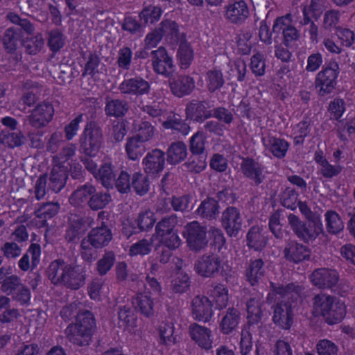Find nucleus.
<instances>
[{
  "mask_svg": "<svg viewBox=\"0 0 355 355\" xmlns=\"http://www.w3.org/2000/svg\"><path fill=\"white\" fill-rule=\"evenodd\" d=\"M66 321L75 318V322L70 323L65 329L67 340L74 345L87 347L93 341L96 331V320L92 312L80 308V302H73L64 306L60 313Z\"/></svg>",
  "mask_w": 355,
  "mask_h": 355,
  "instance_id": "nucleus-1",
  "label": "nucleus"
},
{
  "mask_svg": "<svg viewBox=\"0 0 355 355\" xmlns=\"http://www.w3.org/2000/svg\"><path fill=\"white\" fill-rule=\"evenodd\" d=\"M288 223L294 234L305 243L314 241L320 234L324 233L321 219L302 220L298 216L290 214Z\"/></svg>",
  "mask_w": 355,
  "mask_h": 355,
  "instance_id": "nucleus-2",
  "label": "nucleus"
},
{
  "mask_svg": "<svg viewBox=\"0 0 355 355\" xmlns=\"http://www.w3.org/2000/svg\"><path fill=\"white\" fill-rule=\"evenodd\" d=\"M103 139L98 124L94 121L87 122L79 139L80 152L88 157H95L101 148Z\"/></svg>",
  "mask_w": 355,
  "mask_h": 355,
  "instance_id": "nucleus-3",
  "label": "nucleus"
},
{
  "mask_svg": "<svg viewBox=\"0 0 355 355\" xmlns=\"http://www.w3.org/2000/svg\"><path fill=\"white\" fill-rule=\"evenodd\" d=\"M339 65L336 61H331L316 75L315 86L320 88L318 94L325 96L333 92L337 85Z\"/></svg>",
  "mask_w": 355,
  "mask_h": 355,
  "instance_id": "nucleus-4",
  "label": "nucleus"
},
{
  "mask_svg": "<svg viewBox=\"0 0 355 355\" xmlns=\"http://www.w3.org/2000/svg\"><path fill=\"white\" fill-rule=\"evenodd\" d=\"M187 246L192 251L199 252L208 245L207 227L201 225L198 221H193L184 226L182 232Z\"/></svg>",
  "mask_w": 355,
  "mask_h": 355,
  "instance_id": "nucleus-5",
  "label": "nucleus"
},
{
  "mask_svg": "<svg viewBox=\"0 0 355 355\" xmlns=\"http://www.w3.org/2000/svg\"><path fill=\"white\" fill-rule=\"evenodd\" d=\"M193 269L202 277H215L223 270V261L218 255L207 253L200 256L195 261Z\"/></svg>",
  "mask_w": 355,
  "mask_h": 355,
  "instance_id": "nucleus-6",
  "label": "nucleus"
},
{
  "mask_svg": "<svg viewBox=\"0 0 355 355\" xmlns=\"http://www.w3.org/2000/svg\"><path fill=\"white\" fill-rule=\"evenodd\" d=\"M296 304V302L283 300L272 306V322L282 329H289L293 323V309Z\"/></svg>",
  "mask_w": 355,
  "mask_h": 355,
  "instance_id": "nucleus-7",
  "label": "nucleus"
},
{
  "mask_svg": "<svg viewBox=\"0 0 355 355\" xmlns=\"http://www.w3.org/2000/svg\"><path fill=\"white\" fill-rule=\"evenodd\" d=\"M154 71L166 78H170L175 71L173 60L164 46H159L150 53Z\"/></svg>",
  "mask_w": 355,
  "mask_h": 355,
  "instance_id": "nucleus-8",
  "label": "nucleus"
},
{
  "mask_svg": "<svg viewBox=\"0 0 355 355\" xmlns=\"http://www.w3.org/2000/svg\"><path fill=\"white\" fill-rule=\"evenodd\" d=\"M54 114V109L49 102H43L38 104L27 116L24 121V125H30L36 129L45 127L52 119Z\"/></svg>",
  "mask_w": 355,
  "mask_h": 355,
  "instance_id": "nucleus-9",
  "label": "nucleus"
},
{
  "mask_svg": "<svg viewBox=\"0 0 355 355\" xmlns=\"http://www.w3.org/2000/svg\"><path fill=\"white\" fill-rule=\"evenodd\" d=\"M93 223L94 219L89 216L71 217L65 231L64 239L69 243H77Z\"/></svg>",
  "mask_w": 355,
  "mask_h": 355,
  "instance_id": "nucleus-10",
  "label": "nucleus"
},
{
  "mask_svg": "<svg viewBox=\"0 0 355 355\" xmlns=\"http://www.w3.org/2000/svg\"><path fill=\"white\" fill-rule=\"evenodd\" d=\"M264 305V301L258 296L250 297L247 301V324L250 330L255 331L262 327Z\"/></svg>",
  "mask_w": 355,
  "mask_h": 355,
  "instance_id": "nucleus-11",
  "label": "nucleus"
},
{
  "mask_svg": "<svg viewBox=\"0 0 355 355\" xmlns=\"http://www.w3.org/2000/svg\"><path fill=\"white\" fill-rule=\"evenodd\" d=\"M221 225L230 237H236L241 230L243 220L240 210L236 207H227L221 214Z\"/></svg>",
  "mask_w": 355,
  "mask_h": 355,
  "instance_id": "nucleus-12",
  "label": "nucleus"
},
{
  "mask_svg": "<svg viewBox=\"0 0 355 355\" xmlns=\"http://www.w3.org/2000/svg\"><path fill=\"white\" fill-rule=\"evenodd\" d=\"M166 160L165 152L159 148L148 152L142 160L145 173L152 178H157L163 171Z\"/></svg>",
  "mask_w": 355,
  "mask_h": 355,
  "instance_id": "nucleus-13",
  "label": "nucleus"
},
{
  "mask_svg": "<svg viewBox=\"0 0 355 355\" xmlns=\"http://www.w3.org/2000/svg\"><path fill=\"white\" fill-rule=\"evenodd\" d=\"M241 160V171L243 175L252 180L255 186L263 183L266 179L264 166L252 157H242Z\"/></svg>",
  "mask_w": 355,
  "mask_h": 355,
  "instance_id": "nucleus-14",
  "label": "nucleus"
},
{
  "mask_svg": "<svg viewBox=\"0 0 355 355\" xmlns=\"http://www.w3.org/2000/svg\"><path fill=\"white\" fill-rule=\"evenodd\" d=\"M211 107V106L209 101L193 99L186 106L187 119L198 123H202L212 116L211 110H210Z\"/></svg>",
  "mask_w": 355,
  "mask_h": 355,
  "instance_id": "nucleus-15",
  "label": "nucleus"
},
{
  "mask_svg": "<svg viewBox=\"0 0 355 355\" xmlns=\"http://www.w3.org/2000/svg\"><path fill=\"white\" fill-rule=\"evenodd\" d=\"M83 239L95 248L101 249L107 246L112 241V233L110 227L102 221L100 226L92 228Z\"/></svg>",
  "mask_w": 355,
  "mask_h": 355,
  "instance_id": "nucleus-16",
  "label": "nucleus"
},
{
  "mask_svg": "<svg viewBox=\"0 0 355 355\" xmlns=\"http://www.w3.org/2000/svg\"><path fill=\"white\" fill-rule=\"evenodd\" d=\"M310 279L319 288H331L338 282V274L335 270L322 268L315 270L311 275Z\"/></svg>",
  "mask_w": 355,
  "mask_h": 355,
  "instance_id": "nucleus-17",
  "label": "nucleus"
},
{
  "mask_svg": "<svg viewBox=\"0 0 355 355\" xmlns=\"http://www.w3.org/2000/svg\"><path fill=\"white\" fill-rule=\"evenodd\" d=\"M192 315L200 322H209L213 316L212 302L205 296H196L191 302Z\"/></svg>",
  "mask_w": 355,
  "mask_h": 355,
  "instance_id": "nucleus-18",
  "label": "nucleus"
},
{
  "mask_svg": "<svg viewBox=\"0 0 355 355\" xmlns=\"http://www.w3.org/2000/svg\"><path fill=\"white\" fill-rule=\"evenodd\" d=\"M265 263L262 259H250L245 270V281L252 286L263 282L266 274Z\"/></svg>",
  "mask_w": 355,
  "mask_h": 355,
  "instance_id": "nucleus-19",
  "label": "nucleus"
},
{
  "mask_svg": "<svg viewBox=\"0 0 355 355\" xmlns=\"http://www.w3.org/2000/svg\"><path fill=\"white\" fill-rule=\"evenodd\" d=\"M168 83L172 94L179 98L190 94L195 88L194 79L187 75L171 76Z\"/></svg>",
  "mask_w": 355,
  "mask_h": 355,
  "instance_id": "nucleus-20",
  "label": "nucleus"
},
{
  "mask_svg": "<svg viewBox=\"0 0 355 355\" xmlns=\"http://www.w3.org/2000/svg\"><path fill=\"white\" fill-rule=\"evenodd\" d=\"M283 254L287 261L297 263L310 259L311 250L302 243L293 240L287 242Z\"/></svg>",
  "mask_w": 355,
  "mask_h": 355,
  "instance_id": "nucleus-21",
  "label": "nucleus"
},
{
  "mask_svg": "<svg viewBox=\"0 0 355 355\" xmlns=\"http://www.w3.org/2000/svg\"><path fill=\"white\" fill-rule=\"evenodd\" d=\"M150 89L149 83L141 77L125 79L119 86L120 92L126 95L141 96L148 94Z\"/></svg>",
  "mask_w": 355,
  "mask_h": 355,
  "instance_id": "nucleus-22",
  "label": "nucleus"
},
{
  "mask_svg": "<svg viewBox=\"0 0 355 355\" xmlns=\"http://www.w3.org/2000/svg\"><path fill=\"white\" fill-rule=\"evenodd\" d=\"M220 316L219 328L223 334H230L236 330L241 318L240 311L234 306L223 311Z\"/></svg>",
  "mask_w": 355,
  "mask_h": 355,
  "instance_id": "nucleus-23",
  "label": "nucleus"
},
{
  "mask_svg": "<svg viewBox=\"0 0 355 355\" xmlns=\"http://www.w3.org/2000/svg\"><path fill=\"white\" fill-rule=\"evenodd\" d=\"M191 338L202 349L209 350L212 347L211 331L197 323H192L189 327Z\"/></svg>",
  "mask_w": 355,
  "mask_h": 355,
  "instance_id": "nucleus-24",
  "label": "nucleus"
},
{
  "mask_svg": "<svg viewBox=\"0 0 355 355\" xmlns=\"http://www.w3.org/2000/svg\"><path fill=\"white\" fill-rule=\"evenodd\" d=\"M62 286L71 290H78L85 283L86 275L82 268L68 263Z\"/></svg>",
  "mask_w": 355,
  "mask_h": 355,
  "instance_id": "nucleus-25",
  "label": "nucleus"
},
{
  "mask_svg": "<svg viewBox=\"0 0 355 355\" xmlns=\"http://www.w3.org/2000/svg\"><path fill=\"white\" fill-rule=\"evenodd\" d=\"M196 214L202 219L207 220H216L220 214V206L218 200L211 197H207L203 200Z\"/></svg>",
  "mask_w": 355,
  "mask_h": 355,
  "instance_id": "nucleus-26",
  "label": "nucleus"
},
{
  "mask_svg": "<svg viewBox=\"0 0 355 355\" xmlns=\"http://www.w3.org/2000/svg\"><path fill=\"white\" fill-rule=\"evenodd\" d=\"M226 18L232 23L241 24L249 16V10L244 1H236L227 7Z\"/></svg>",
  "mask_w": 355,
  "mask_h": 355,
  "instance_id": "nucleus-27",
  "label": "nucleus"
},
{
  "mask_svg": "<svg viewBox=\"0 0 355 355\" xmlns=\"http://www.w3.org/2000/svg\"><path fill=\"white\" fill-rule=\"evenodd\" d=\"M68 178L67 167L61 164L55 165L50 173L49 188L58 193L64 187Z\"/></svg>",
  "mask_w": 355,
  "mask_h": 355,
  "instance_id": "nucleus-28",
  "label": "nucleus"
},
{
  "mask_svg": "<svg viewBox=\"0 0 355 355\" xmlns=\"http://www.w3.org/2000/svg\"><path fill=\"white\" fill-rule=\"evenodd\" d=\"M105 100V113L107 116L123 117L129 110V105L125 100L109 96H106Z\"/></svg>",
  "mask_w": 355,
  "mask_h": 355,
  "instance_id": "nucleus-29",
  "label": "nucleus"
},
{
  "mask_svg": "<svg viewBox=\"0 0 355 355\" xmlns=\"http://www.w3.org/2000/svg\"><path fill=\"white\" fill-rule=\"evenodd\" d=\"M159 27L163 36L172 44H178L184 40V34L180 33L178 24L173 20L164 19Z\"/></svg>",
  "mask_w": 355,
  "mask_h": 355,
  "instance_id": "nucleus-30",
  "label": "nucleus"
},
{
  "mask_svg": "<svg viewBox=\"0 0 355 355\" xmlns=\"http://www.w3.org/2000/svg\"><path fill=\"white\" fill-rule=\"evenodd\" d=\"M166 161L171 165H177L184 161L188 155L187 145L183 141L171 143L167 148Z\"/></svg>",
  "mask_w": 355,
  "mask_h": 355,
  "instance_id": "nucleus-31",
  "label": "nucleus"
},
{
  "mask_svg": "<svg viewBox=\"0 0 355 355\" xmlns=\"http://www.w3.org/2000/svg\"><path fill=\"white\" fill-rule=\"evenodd\" d=\"M68 263L62 259H57L52 261L46 269V273L54 285H62L65 277V272Z\"/></svg>",
  "mask_w": 355,
  "mask_h": 355,
  "instance_id": "nucleus-32",
  "label": "nucleus"
},
{
  "mask_svg": "<svg viewBox=\"0 0 355 355\" xmlns=\"http://www.w3.org/2000/svg\"><path fill=\"white\" fill-rule=\"evenodd\" d=\"M336 297L320 293L313 297V313L315 317L323 318L327 314V310L336 300Z\"/></svg>",
  "mask_w": 355,
  "mask_h": 355,
  "instance_id": "nucleus-33",
  "label": "nucleus"
},
{
  "mask_svg": "<svg viewBox=\"0 0 355 355\" xmlns=\"http://www.w3.org/2000/svg\"><path fill=\"white\" fill-rule=\"evenodd\" d=\"M247 246L255 251H261L266 244V237L262 233V229L259 226H252L246 235Z\"/></svg>",
  "mask_w": 355,
  "mask_h": 355,
  "instance_id": "nucleus-34",
  "label": "nucleus"
},
{
  "mask_svg": "<svg viewBox=\"0 0 355 355\" xmlns=\"http://www.w3.org/2000/svg\"><path fill=\"white\" fill-rule=\"evenodd\" d=\"M115 166L111 162L103 164L95 175V178L100 181L105 188H112L116 178Z\"/></svg>",
  "mask_w": 355,
  "mask_h": 355,
  "instance_id": "nucleus-35",
  "label": "nucleus"
},
{
  "mask_svg": "<svg viewBox=\"0 0 355 355\" xmlns=\"http://www.w3.org/2000/svg\"><path fill=\"white\" fill-rule=\"evenodd\" d=\"M22 37L21 31L17 27L7 28L2 35V43L8 53L14 54L17 49V42Z\"/></svg>",
  "mask_w": 355,
  "mask_h": 355,
  "instance_id": "nucleus-36",
  "label": "nucleus"
},
{
  "mask_svg": "<svg viewBox=\"0 0 355 355\" xmlns=\"http://www.w3.org/2000/svg\"><path fill=\"white\" fill-rule=\"evenodd\" d=\"M163 10L161 7L154 5L144 6L139 13V21L144 27L153 25L157 22L162 15Z\"/></svg>",
  "mask_w": 355,
  "mask_h": 355,
  "instance_id": "nucleus-37",
  "label": "nucleus"
},
{
  "mask_svg": "<svg viewBox=\"0 0 355 355\" xmlns=\"http://www.w3.org/2000/svg\"><path fill=\"white\" fill-rule=\"evenodd\" d=\"M19 316V310L11 307L10 299L6 296H0V322L10 323Z\"/></svg>",
  "mask_w": 355,
  "mask_h": 355,
  "instance_id": "nucleus-38",
  "label": "nucleus"
},
{
  "mask_svg": "<svg viewBox=\"0 0 355 355\" xmlns=\"http://www.w3.org/2000/svg\"><path fill=\"white\" fill-rule=\"evenodd\" d=\"M324 320L329 324H334L340 322L346 315L345 305L338 298L327 310Z\"/></svg>",
  "mask_w": 355,
  "mask_h": 355,
  "instance_id": "nucleus-39",
  "label": "nucleus"
},
{
  "mask_svg": "<svg viewBox=\"0 0 355 355\" xmlns=\"http://www.w3.org/2000/svg\"><path fill=\"white\" fill-rule=\"evenodd\" d=\"M193 51L191 44L185 39L180 42L177 52V58L181 69H187L193 60Z\"/></svg>",
  "mask_w": 355,
  "mask_h": 355,
  "instance_id": "nucleus-40",
  "label": "nucleus"
},
{
  "mask_svg": "<svg viewBox=\"0 0 355 355\" xmlns=\"http://www.w3.org/2000/svg\"><path fill=\"white\" fill-rule=\"evenodd\" d=\"M26 137L21 131L10 132L0 130V143L10 148L19 147L25 144Z\"/></svg>",
  "mask_w": 355,
  "mask_h": 355,
  "instance_id": "nucleus-41",
  "label": "nucleus"
},
{
  "mask_svg": "<svg viewBox=\"0 0 355 355\" xmlns=\"http://www.w3.org/2000/svg\"><path fill=\"white\" fill-rule=\"evenodd\" d=\"M132 304L135 309L146 317H150L154 313L153 300L147 294H139L133 299Z\"/></svg>",
  "mask_w": 355,
  "mask_h": 355,
  "instance_id": "nucleus-42",
  "label": "nucleus"
},
{
  "mask_svg": "<svg viewBox=\"0 0 355 355\" xmlns=\"http://www.w3.org/2000/svg\"><path fill=\"white\" fill-rule=\"evenodd\" d=\"M205 80L207 89L210 93L222 88L225 84V78L222 71L219 69H211L206 73Z\"/></svg>",
  "mask_w": 355,
  "mask_h": 355,
  "instance_id": "nucleus-43",
  "label": "nucleus"
},
{
  "mask_svg": "<svg viewBox=\"0 0 355 355\" xmlns=\"http://www.w3.org/2000/svg\"><path fill=\"white\" fill-rule=\"evenodd\" d=\"M326 230L330 234H337L344 228L343 222L339 214L334 210H328L324 214Z\"/></svg>",
  "mask_w": 355,
  "mask_h": 355,
  "instance_id": "nucleus-44",
  "label": "nucleus"
},
{
  "mask_svg": "<svg viewBox=\"0 0 355 355\" xmlns=\"http://www.w3.org/2000/svg\"><path fill=\"white\" fill-rule=\"evenodd\" d=\"M125 150L129 159L136 160L146 151L145 141L136 137H132L127 141Z\"/></svg>",
  "mask_w": 355,
  "mask_h": 355,
  "instance_id": "nucleus-45",
  "label": "nucleus"
},
{
  "mask_svg": "<svg viewBox=\"0 0 355 355\" xmlns=\"http://www.w3.org/2000/svg\"><path fill=\"white\" fill-rule=\"evenodd\" d=\"M207 155H193L184 162L182 166L191 173H199L207 166Z\"/></svg>",
  "mask_w": 355,
  "mask_h": 355,
  "instance_id": "nucleus-46",
  "label": "nucleus"
},
{
  "mask_svg": "<svg viewBox=\"0 0 355 355\" xmlns=\"http://www.w3.org/2000/svg\"><path fill=\"white\" fill-rule=\"evenodd\" d=\"M146 173L143 174L140 172H135L132 177V185L135 191L139 196H144L147 193L150 189V180Z\"/></svg>",
  "mask_w": 355,
  "mask_h": 355,
  "instance_id": "nucleus-47",
  "label": "nucleus"
},
{
  "mask_svg": "<svg viewBox=\"0 0 355 355\" xmlns=\"http://www.w3.org/2000/svg\"><path fill=\"white\" fill-rule=\"evenodd\" d=\"M266 146L275 157L282 159L285 157L289 144L284 139L271 137L268 138Z\"/></svg>",
  "mask_w": 355,
  "mask_h": 355,
  "instance_id": "nucleus-48",
  "label": "nucleus"
},
{
  "mask_svg": "<svg viewBox=\"0 0 355 355\" xmlns=\"http://www.w3.org/2000/svg\"><path fill=\"white\" fill-rule=\"evenodd\" d=\"M178 224V217L175 214L162 218L155 226V232L157 237H161L171 233L175 230Z\"/></svg>",
  "mask_w": 355,
  "mask_h": 355,
  "instance_id": "nucleus-49",
  "label": "nucleus"
},
{
  "mask_svg": "<svg viewBox=\"0 0 355 355\" xmlns=\"http://www.w3.org/2000/svg\"><path fill=\"white\" fill-rule=\"evenodd\" d=\"M112 201V197L108 192L94 191L87 202L89 207L94 211L102 209Z\"/></svg>",
  "mask_w": 355,
  "mask_h": 355,
  "instance_id": "nucleus-50",
  "label": "nucleus"
},
{
  "mask_svg": "<svg viewBox=\"0 0 355 355\" xmlns=\"http://www.w3.org/2000/svg\"><path fill=\"white\" fill-rule=\"evenodd\" d=\"M206 135L198 131L190 139L189 150L193 155H207L205 153Z\"/></svg>",
  "mask_w": 355,
  "mask_h": 355,
  "instance_id": "nucleus-51",
  "label": "nucleus"
},
{
  "mask_svg": "<svg viewBox=\"0 0 355 355\" xmlns=\"http://www.w3.org/2000/svg\"><path fill=\"white\" fill-rule=\"evenodd\" d=\"M6 17L10 22L19 26L17 28L21 31V35L22 31L27 35H32L34 33L35 26L28 19L21 18L15 12H9Z\"/></svg>",
  "mask_w": 355,
  "mask_h": 355,
  "instance_id": "nucleus-52",
  "label": "nucleus"
},
{
  "mask_svg": "<svg viewBox=\"0 0 355 355\" xmlns=\"http://www.w3.org/2000/svg\"><path fill=\"white\" fill-rule=\"evenodd\" d=\"M155 223L154 213L150 210H146L139 214L135 220L134 224L137 225L139 231H147L151 229Z\"/></svg>",
  "mask_w": 355,
  "mask_h": 355,
  "instance_id": "nucleus-53",
  "label": "nucleus"
},
{
  "mask_svg": "<svg viewBox=\"0 0 355 355\" xmlns=\"http://www.w3.org/2000/svg\"><path fill=\"white\" fill-rule=\"evenodd\" d=\"M64 44L65 38L60 30L53 29L48 33L47 44L52 52L59 51Z\"/></svg>",
  "mask_w": 355,
  "mask_h": 355,
  "instance_id": "nucleus-54",
  "label": "nucleus"
},
{
  "mask_svg": "<svg viewBox=\"0 0 355 355\" xmlns=\"http://www.w3.org/2000/svg\"><path fill=\"white\" fill-rule=\"evenodd\" d=\"M115 262V254L112 251H107L96 263V270L101 276L105 275L111 270Z\"/></svg>",
  "mask_w": 355,
  "mask_h": 355,
  "instance_id": "nucleus-55",
  "label": "nucleus"
},
{
  "mask_svg": "<svg viewBox=\"0 0 355 355\" xmlns=\"http://www.w3.org/2000/svg\"><path fill=\"white\" fill-rule=\"evenodd\" d=\"M276 293L284 297V300L295 302L299 297L300 286L293 283L279 285L274 288Z\"/></svg>",
  "mask_w": 355,
  "mask_h": 355,
  "instance_id": "nucleus-56",
  "label": "nucleus"
},
{
  "mask_svg": "<svg viewBox=\"0 0 355 355\" xmlns=\"http://www.w3.org/2000/svg\"><path fill=\"white\" fill-rule=\"evenodd\" d=\"M44 45V40L41 34L27 39L24 42L25 52L29 55H36L41 51Z\"/></svg>",
  "mask_w": 355,
  "mask_h": 355,
  "instance_id": "nucleus-57",
  "label": "nucleus"
},
{
  "mask_svg": "<svg viewBox=\"0 0 355 355\" xmlns=\"http://www.w3.org/2000/svg\"><path fill=\"white\" fill-rule=\"evenodd\" d=\"M153 244V239H143L131 245L129 254L130 256L147 255L151 252Z\"/></svg>",
  "mask_w": 355,
  "mask_h": 355,
  "instance_id": "nucleus-58",
  "label": "nucleus"
},
{
  "mask_svg": "<svg viewBox=\"0 0 355 355\" xmlns=\"http://www.w3.org/2000/svg\"><path fill=\"white\" fill-rule=\"evenodd\" d=\"M121 28L123 31H128L131 35H140L144 31V26L142 22L129 15L125 16L123 19Z\"/></svg>",
  "mask_w": 355,
  "mask_h": 355,
  "instance_id": "nucleus-59",
  "label": "nucleus"
},
{
  "mask_svg": "<svg viewBox=\"0 0 355 355\" xmlns=\"http://www.w3.org/2000/svg\"><path fill=\"white\" fill-rule=\"evenodd\" d=\"M93 245H91L88 241L82 239L80 246V254L81 258L89 263H92L97 259V250Z\"/></svg>",
  "mask_w": 355,
  "mask_h": 355,
  "instance_id": "nucleus-60",
  "label": "nucleus"
},
{
  "mask_svg": "<svg viewBox=\"0 0 355 355\" xmlns=\"http://www.w3.org/2000/svg\"><path fill=\"white\" fill-rule=\"evenodd\" d=\"M298 193L295 189L287 187L282 193L281 196L282 205L291 210H295L297 207Z\"/></svg>",
  "mask_w": 355,
  "mask_h": 355,
  "instance_id": "nucleus-61",
  "label": "nucleus"
},
{
  "mask_svg": "<svg viewBox=\"0 0 355 355\" xmlns=\"http://www.w3.org/2000/svg\"><path fill=\"white\" fill-rule=\"evenodd\" d=\"M340 13L337 10H327L323 17L322 28L327 31L337 28L340 21Z\"/></svg>",
  "mask_w": 355,
  "mask_h": 355,
  "instance_id": "nucleus-62",
  "label": "nucleus"
},
{
  "mask_svg": "<svg viewBox=\"0 0 355 355\" xmlns=\"http://www.w3.org/2000/svg\"><path fill=\"white\" fill-rule=\"evenodd\" d=\"M190 287V281L188 275L180 273L171 282V289L175 293L187 292Z\"/></svg>",
  "mask_w": 355,
  "mask_h": 355,
  "instance_id": "nucleus-63",
  "label": "nucleus"
},
{
  "mask_svg": "<svg viewBox=\"0 0 355 355\" xmlns=\"http://www.w3.org/2000/svg\"><path fill=\"white\" fill-rule=\"evenodd\" d=\"M0 250L8 259H16L21 254V247L15 241L6 242Z\"/></svg>",
  "mask_w": 355,
  "mask_h": 355,
  "instance_id": "nucleus-64",
  "label": "nucleus"
}]
</instances>
